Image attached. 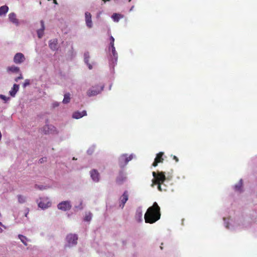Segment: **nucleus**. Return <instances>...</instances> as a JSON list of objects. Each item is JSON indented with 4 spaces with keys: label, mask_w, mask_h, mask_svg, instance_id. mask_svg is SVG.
<instances>
[{
    "label": "nucleus",
    "mask_w": 257,
    "mask_h": 257,
    "mask_svg": "<svg viewBox=\"0 0 257 257\" xmlns=\"http://www.w3.org/2000/svg\"><path fill=\"white\" fill-rule=\"evenodd\" d=\"M46 158H41L40 160H39V162L40 163H44V162H46Z\"/></svg>",
    "instance_id": "nucleus-37"
},
{
    "label": "nucleus",
    "mask_w": 257,
    "mask_h": 257,
    "mask_svg": "<svg viewBox=\"0 0 257 257\" xmlns=\"http://www.w3.org/2000/svg\"><path fill=\"white\" fill-rule=\"evenodd\" d=\"M224 223L225 227L230 230H235L241 228L240 224L236 221L231 220L230 221H226L224 218Z\"/></svg>",
    "instance_id": "nucleus-8"
},
{
    "label": "nucleus",
    "mask_w": 257,
    "mask_h": 257,
    "mask_svg": "<svg viewBox=\"0 0 257 257\" xmlns=\"http://www.w3.org/2000/svg\"><path fill=\"white\" fill-rule=\"evenodd\" d=\"M163 155V153L160 152L158 154H157L156 158L155 159V161L153 164V166L154 167H156L158 165V163L159 162H162L163 159L162 158V156Z\"/></svg>",
    "instance_id": "nucleus-20"
},
{
    "label": "nucleus",
    "mask_w": 257,
    "mask_h": 257,
    "mask_svg": "<svg viewBox=\"0 0 257 257\" xmlns=\"http://www.w3.org/2000/svg\"><path fill=\"white\" fill-rule=\"evenodd\" d=\"M126 178V174L125 173L120 172L118 177H117L116 182L119 184H121L125 181Z\"/></svg>",
    "instance_id": "nucleus-13"
},
{
    "label": "nucleus",
    "mask_w": 257,
    "mask_h": 257,
    "mask_svg": "<svg viewBox=\"0 0 257 257\" xmlns=\"http://www.w3.org/2000/svg\"><path fill=\"white\" fill-rule=\"evenodd\" d=\"M133 154L127 157V154H123L120 156L118 159L119 165L121 168H123L129 161L133 158Z\"/></svg>",
    "instance_id": "nucleus-7"
},
{
    "label": "nucleus",
    "mask_w": 257,
    "mask_h": 257,
    "mask_svg": "<svg viewBox=\"0 0 257 257\" xmlns=\"http://www.w3.org/2000/svg\"><path fill=\"white\" fill-rule=\"evenodd\" d=\"M54 3H55V4H57V2H56V1L55 0L54 1Z\"/></svg>",
    "instance_id": "nucleus-46"
},
{
    "label": "nucleus",
    "mask_w": 257,
    "mask_h": 257,
    "mask_svg": "<svg viewBox=\"0 0 257 257\" xmlns=\"http://www.w3.org/2000/svg\"><path fill=\"white\" fill-rule=\"evenodd\" d=\"M89 58H90V56H89V53L85 52L84 54V62L87 65V66H88V67L89 69H92L93 67H92V65L91 64H90L89 62Z\"/></svg>",
    "instance_id": "nucleus-21"
},
{
    "label": "nucleus",
    "mask_w": 257,
    "mask_h": 257,
    "mask_svg": "<svg viewBox=\"0 0 257 257\" xmlns=\"http://www.w3.org/2000/svg\"><path fill=\"white\" fill-rule=\"evenodd\" d=\"M85 22L86 26L88 28L91 29L92 28L93 23L92 21V16L88 12H86L85 13Z\"/></svg>",
    "instance_id": "nucleus-10"
},
{
    "label": "nucleus",
    "mask_w": 257,
    "mask_h": 257,
    "mask_svg": "<svg viewBox=\"0 0 257 257\" xmlns=\"http://www.w3.org/2000/svg\"><path fill=\"white\" fill-rule=\"evenodd\" d=\"M110 42L109 46H114V38L112 36L110 37Z\"/></svg>",
    "instance_id": "nucleus-35"
},
{
    "label": "nucleus",
    "mask_w": 257,
    "mask_h": 257,
    "mask_svg": "<svg viewBox=\"0 0 257 257\" xmlns=\"http://www.w3.org/2000/svg\"><path fill=\"white\" fill-rule=\"evenodd\" d=\"M70 94L69 93H67L64 94V98L63 100V103L64 104H67L70 102Z\"/></svg>",
    "instance_id": "nucleus-29"
},
{
    "label": "nucleus",
    "mask_w": 257,
    "mask_h": 257,
    "mask_svg": "<svg viewBox=\"0 0 257 257\" xmlns=\"http://www.w3.org/2000/svg\"><path fill=\"white\" fill-rule=\"evenodd\" d=\"M94 148H95L94 146H92V147H90L88 149V150H87V153L89 155H91L94 151Z\"/></svg>",
    "instance_id": "nucleus-33"
},
{
    "label": "nucleus",
    "mask_w": 257,
    "mask_h": 257,
    "mask_svg": "<svg viewBox=\"0 0 257 257\" xmlns=\"http://www.w3.org/2000/svg\"><path fill=\"white\" fill-rule=\"evenodd\" d=\"M0 225H3V223L0 221Z\"/></svg>",
    "instance_id": "nucleus-45"
},
{
    "label": "nucleus",
    "mask_w": 257,
    "mask_h": 257,
    "mask_svg": "<svg viewBox=\"0 0 257 257\" xmlns=\"http://www.w3.org/2000/svg\"><path fill=\"white\" fill-rule=\"evenodd\" d=\"M9 19L12 23L17 26L19 24V20L17 19L16 15L14 13L9 14Z\"/></svg>",
    "instance_id": "nucleus-18"
},
{
    "label": "nucleus",
    "mask_w": 257,
    "mask_h": 257,
    "mask_svg": "<svg viewBox=\"0 0 257 257\" xmlns=\"http://www.w3.org/2000/svg\"><path fill=\"white\" fill-rule=\"evenodd\" d=\"M160 208L156 202L150 207L144 215L146 222L153 223L159 220L160 218Z\"/></svg>",
    "instance_id": "nucleus-1"
},
{
    "label": "nucleus",
    "mask_w": 257,
    "mask_h": 257,
    "mask_svg": "<svg viewBox=\"0 0 257 257\" xmlns=\"http://www.w3.org/2000/svg\"><path fill=\"white\" fill-rule=\"evenodd\" d=\"M111 85H110L109 87V90L111 89Z\"/></svg>",
    "instance_id": "nucleus-48"
},
{
    "label": "nucleus",
    "mask_w": 257,
    "mask_h": 257,
    "mask_svg": "<svg viewBox=\"0 0 257 257\" xmlns=\"http://www.w3.org/2000/svg\"><path fill=\"white\" fill-rule=\"evenodd\" d=\"M109 64L111 71L114 70V67L116 65L118 54L115 50L114 46L108 47Z\"/></svg>",
    "instance_id": "nucleus-3"
},
{
    "label": "nucleus",
    "mask_w": 257,
    "mask_h": 257,
    "mask_svg": "<svg viewBox=\"0 0 257 257\" xmlns=\"http://www.w3.org/2000/svg\"><path fill=\"white\" fill-rule=\"evenodd\" d=\"M3 232V229L0 227V233H2Z\"/></svg>",
    "instance_id": "nucleus-42"
},
{
    "label": "nucleus",
    "mask_w": 257,
    "mask_h": 257,
    "mask_svg": "<svg viewBox=\"0 0 257 257\" xmlns=\"http://www.w3.org/2000/svg\"><path fill=\"white\" fill-rule=\"evenodd\" d=\"M66 240V243L65 245V247H71L77 244L78 236L75 234H69L67 235Z\"/></svg>",
    "instance_id": "nucleus-4"
},
{
    "label": "nucleus",
    "mask_w": 257,
    "mask_h": 257,
    "mask_svg": "<svg viewBox=\"0 0 257 257\" xmlns=\"http://www.w3.org/2000/svg\"><path fill=\"white\" fill-rule=\"evenodd\" d=\"M143 216V211L141 207H139L136 210V218L138 221H142Z\"/></svg>",
    "instance_id": "nucleus-23"
},
{
    "label": "nucleus",
    "mask_w": 257,
    "mask_h": 257,
    "mask_svg": "<svg viewBox=\"0 0 257 257\" xmlns=\"http://www.w3.org/2000/svg\"><path fill=\"white\" fill-rule=\"evenodd\" d=\"M71 202L69 201H62L57 205L58 208L63 211H67L70 210L71 208Z\"/></svg>",
    "instance_id": "nucleus-9"
},
{
    "label": "nucleus",
    "mask_w": 257,
    "mask_h": 257,
    "mask_svg": "<svg viewBox=\"0 0 257 257\" xmlns=\"http://www.w3.org/2000/svg\"><path fill=\"white\" fill-rule=\"evenodd\" d=\"M173 158H174V160H176V162L178 161V159L177 158V157L176 156H174Z\"/></svg>",
    "instance_id": "nucleus-40"
},
{
    "label": "nucleus",
    "mask_w": 257,
    "mask_h": 257,
    "mask_svg": "<svg viewBox=\"0 0 257 257\" xmlns=\"http://www.w3.org/2000/svg\"><path fill=\"white\" fill-rule=\"evenodd\" d=\"M90 176L93 181L97 182L99 180V174L96 170H92L90 172Z\"/></svg>",
    "instance_id": "nucleus-14"
},
{
    "label": "nucleus",
    "mask_w": 257,
    "mask_h": 257,
    "mask_svg": "<svg viewBox=\"0 0 257 257\" xmlns=\"http://www.w3.org/2000/svg\"><path fill=\"white\" fill-rule=\"evenodd\" d=\"M18 202L20 203H24L26 202L27 197L22 195H19L17 196Z\"/></svg>",
    "instance_id": "nucleus-30"
},
{
    "label": "nucleus",
    "mask_w": 257,
    "mask_h": 257,
    "mask_svg": "<svg viewBox=\"0 0 257 257\" xmlns=\"http://www.w3.org/2000/svg\"><path fill=\"white\" fill-rule=\"evenodd\" d=\"M50 48L53 51L57 49V40L56 39L51 40L49 41Z\"/></svg>",
    "instance_id": "nucleus-24"
},
{
    "label": "nucleus",
    "mask_w": 257,
    "mask_h": 257,
    "mask_svg": "<svg viewBox=\"0 0 257 257\" xmlns=\"http://www.w3.org/2000/svg\"><path fill=\"white\" fill-rule=\"evenodd\" d=\"M7 71L8 72H12L14 73H19L20 69L19 67L15 66H10L7 68Z\"/></svg>",
    "instance_id": "nucleus-28"
},
{
    "label": "nucleus",
    "mask_w": 257,
    "mask_h": 257,
    "mask_svg": "<svg viewBox=\"0 0 257 257\" xmlns=\"http://www.w3.org/2000/svg\"><path fill=\"white\" fill-rule=\"evenodd\" d=\"M18 238L21 240V241L25 246L28 245L27 242L30 241V240L27 237L22 234L18 235Z\"/></svg>",
    "instance_id": "nucleus-26"
},
{
    "label": "nucleus",
    "mask_w": 257,
    "mask_h": 257,
    "mask_svg": "<svg viewBox=\"0 0 257 257\" xmlns=\"http://www.w3.org/2000/svg\"><path fill=\"white\" fill-rule=\"evenodd\" d=\"M242 180L240 179L239 182L234 186V190L235 191L241 192L243 191L242 188Z\"/></svg>",
    "instance_id": "nucleus-19"
},
{
    "label": "nucleus",
    "mask_w": 257,
    "mask_h": 257,
    "mask_svg": "<svg viewBox=\"0 0 257 257\" xmlns=\"http://www.w3.org/2000/svg\"><path fill=\"white\" fill-rule=\"evenodd\" d=\"M25 57L23 54L21 53H17L14 58V61L16 64H21L24 62Z\"/></svg>",
    "instance_id": "nucleus-11"
},
{
    "label": "nucleus",
    "mask_w": 257,
    "mask_h": 257,
    "mask_svg": "<svg viewBox=\"0 0 257 257\" xmlns=\"http://www.w3.org/2000/svg\"><path fill=\"white\" fill-rule=\"evenodd\" d=\"M9 11V7L7 6H3L0 7V16L5 15Z\"/></svg>",
    "instance_id": "nucleus-27"
},
{
    "label": "nucleus",
    "mask_w": 257,
    "mask_h": 257,
    "mask_svg": "<svg viewBox=\"0 0 257 257\" xmlns=\"http://www.w3.org/2000/svg\"><path fill=\"white\" fill-rule=\"evenodd\" d=\"M28 214V212H26V213H25V216L26 217H27Z\"/></svg>",
    "instance_id": "nucleus-43"
},
{
    "label": "nucleus",
    "mask_w": 257,
    "mask_h": 257,
    "mask_svg": "<svg viewBox=\"0 0 257 257\" xmlns=\"http://www.w3.org/2000/svg\"><path fill=\"white\" fill-rule=\"evenodd\" d=\"M59 105V103L58 102H54L53 103V107H56L58 106Z\"/></svg>",
    "instance_id": "nucleus-38"
},
{
    "label": "nucleus",
    "mask_w": 257,
    "mask_h": 257,
    "mask_svg": "<svg viewBox=\"0 0 257 257\" xmlns=\"http://www.w3.org/2000/svg\"><path fill=\"white\" fill-rule=\"evenodd\" d=\"M30 84V81L29 79H26L25 80L24 83L23 84V86L24 88L26 87L27 86L29 85Z\"/></svg>",
    "instance_id": "nucleus-34"
},
{
    "label": "nucleus",
    "mask_w": 257,
    "mask_h": 257,
    "mask_svg": "<svg viewBox=\"0 0 257 257\" xmlns=\"http://www.w3.org/2000/svg\"><path fill=\"white\" fill-rule=\"evenodd\" d=\"M0 99L3 100L5 103L8 102L10 100V97H7L4 95L0 94Z\"/></svg>",
    "instance_id": "nucleus-32"
},
{
    "label": "nucleus",
    "mask_w": 257,
    "mask_h": 257,
    "mask_svg": "<svg viewBox=\"0 0 257 257\" xmlns=\"http://www.w3.org/2000/svg\"><path fill=\"white\" fill-rule=\"evenodd\" d=\"M41 23V28L38 29L37 31V35L39 38H41L44 35V31L45 30V25L44 22L43 20H41L40 22Z\"/></svg>",
    "instance_id": "nucleus-16"
},
{
    "label": "nucleus",
    "mask_w": 257,
    "mask_h": 257,
    "mask_svg": "<svg viewBox=\"0 0 257 257\" xmlns=\"http://www.w3.org/2000/svg\"><path fill=\"white\" fill-rule=\"evenodd\" d=\"M152 174L154 179L152 180V187H153L155 184H157L158 185V189L159 191H162L163 190H165V189H162L161 187V184H163L166 179L165 172H158V173H156L155 172H153Z\"/></svg>",
    "instance_id": "nucleus-2"
},
{
    "label": "nucleus",
    "mask_w": 257,
    "mask_h": 257,
    "mask_svg": "<svg viewBox=\"0 0 257 257\" xmlns=\"http://www.w3.org/2000/svg\"><path fill=\"white\" fill-rule=\"evenodd\" d=\"M1 139H2V134H1V133L0 132V141L1 140Z\"/></svg>",
    "instance_id": "nucleus-44"
},
{
    "label": "nucleus",
    "mask_w": 257,
    "mask_h": 257,
    "mask_svg": "<svg viewBox=\"0 0 257 257\" xmlns=\"http://www.w3.org/2000/svg\"><path fill=\"white\" fill-rule=\"evenodd\" d=\"M54 127L52 125L46 124L42 128V131L44 134H49L51 133L54 129Z\"/></svg>",
    "instance_id": "nucleus-22"
},
{
    "label": "nucleus",
    "mask_w": 257,
    "mask_h": 257,
    "mask_svg": "<svg viewBox=\"0 0 257 257\" xmlns=\"http://www.w3.org/2000/svg\"><path fill=\"white\" fill-rule=\"evenodd\" d=\"M23 79V75L21 73L20 74V75L19 76L16 77L15 79V81L16 82H18V81L20 79Z\"/></svg>",
    "instance_id": "nucleus-36"
},
{
    "label": "nucleus",
    "mask_w": 257,
    "mask_h": 257,
    "mask_svg": "<svg viewBox=\"0 0 257 257\" xmlns=\"http://www.w3.org/2000/svg\"><path fill=\"white\" fill-rule=\"evenodd\" d=\"M92 218V214L90 212L86 213L84 218V221H90Z\"/></svg>",
    "instance_id": "nucleus-31"
},
{
    "label": "nucleus",
    "mask_w": 257,
    "mask_h": 257,
    "mask_svg": "<svg viewBox=\"0 0 257 257\" xmlns=\"http://www.w3.org/2000/svg\"><path fill=\"white\" fill-rule=\"evenodd\" d=\"M134 8V7H133L131 9V11H132L133 10V8Z\"/></svg>",
    "instance_id": "nucleus-47"
},
{
    "label": "nucleus",
    "mask_w": 257,
    "mask_h": 257,
    "mask_svg": "<svg viewBox=\"0 0 257 257\" xmlns=\"http://www.w3.org/2000/svg\"><path fill=\"white\" fill-rule=\"evenodd\" d=\"M38 207L44 210L51 206V202L50 199L47 197H40L37 200Z\"/></svg>",
    "instance_id": "nucleus-5"
},
{
    "label": "nucleus",
    "mask_w": 257,
    "mask_h": 257,
    "mask_svg": "<svg viewBox=\"0 0 257 257\" xmlns=\"http://www.w3.org/2000/svg\"><path fill=\"white\" fill-rule=\"evenodd\" d=\"M86 115L87 113L85 110H83L81 112L76 111L73 113L72 115V117L75 119H79L82 117L84 116H86Z\"/></svg>",
    "instance_id": "nucleus-17"
},
{
    "label": "nucleus",
    "mask_w": 257,
    "mask_h": 257,
    "mask_svg": "<svg viewBox=\"0 0 257 257\" xmlns=\"http://www.w3.org/2000/svg\"><path fill=\"white\" fill-rule=\"evenodd\" d=\"M128 195L127 191H125L122 195L120 197V207L123 208L125 203L128 200Z\"/></svg>",
    "instance_id": "nucleus-12"
},
{
    "label": "nucleus",
    "mask_w": 257,
    "mask_h": 257,
    "mask_svg": "<svg viewBox=\"0 0 257 257\" xmlns=\"http://www.w3.org/2000/svg\"><path fill=\"white\" fill-rule=\"evenodd\" d=\"M104 88V85H96L90 87L87 91V95L89 96H93L100 93Z\"/></svg>",
    "instance_id": "nucleus-6"
},
{
    "label": "nucleus",
    "mask_w": 257,
    "mask_h": 257,
    "mask_svg": "<svg viewBox=\"0 0 257 257\" xmlns=\"http://www.w3.org/2000/svg\"><path fill=\"white\" fill-rule=\"evenodd\" d=\"M19 85L17 84H14L13 85V87L11 88V90H10L9 93L11 95V96L14 97H15L17 93L19 90Z\"/></svg>",
    "instance_id": "nucleus-15"
},
{
    "label": "nucleus",
    "mask_w": 257,
    "mask_h": 257,
    "mask_svg": "<svg viewBox=\"0 0 257 257\" xmlns=\"http://www.w3.org/2000/svg\"><path fill=\"white\" fill-rule=\"evenodd\" d=\"M1 226H2V227H4V228H5V229H7V226H5V225H4L3 224V225H1Z\"/></svg>",
    "instance_id": "nucleus-41"
},
{
    "label": "nucleus",
    "mask_w": 257,
    "mask_h": 257,
    "mask_svg": "<svg viewBox=\"0 0 257 257\" xmlns=\"http://www.w3.org/2000/svg\"><path fill=\"white\" fill-rule=\"evenodd\" d=\"M107 1H109L110 0H107Z\"/></svg>",
    "instance_id": "nucleus-49"
},
{
    "label": "nucleus",
    "mask_w": 257,
    "mask_h": 257,
    "mask_svg": "<svg viewBox=\"0 0 257 257\" xmlns=\"http://www.w3.org/2000/svg\"><path fill=\"white\" fill-rule=\"evenodd\" d=\"M76 208H78L79 209H83V206H82V202L80 203V204L79 206H76Z\"/></svg>",
    "instance_id": "nucleus-39"
},
{
    "label": "nucleus",
    "mask_w": 257,
    "mask_h": 257,
    "mask_svg": "<svg viewBox=\"0 0 257 257\" xmlns=\"http://www.w3.org/2000/svg\"><path fill=\"white\" fill-rule=\"evenodd\" d=\"M123 15L117 13H114L111 16V18L114 22H118L119 20L123 18Z\"/></svg>",
    "instance_id": "nucleus-25"
}]
</instances>
